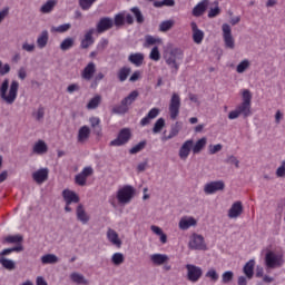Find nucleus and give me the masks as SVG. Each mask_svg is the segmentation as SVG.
<instances>
[{"label":"nucleus","mask_w":285,"mask_h":285,"mask_svg":"<svg viewBox=\"0 0 285 285\" xmlns=\"http://www.w3.org/2000/svg\"><path fill=\"white\" fill-rule=\"evenodd\" d=\"M19 92V81L18 80H10L6 78L0 86V98L3 100L4 104L12 106Z\"/></svg>","instance_id":"nucleus-1"},{"label":"nucleus","mask_w":285,"mask_h":285,"mask_svg":"<svg viewBox=\"0 0 285 285\" xmlns=\"http://www.w3.org/2000/svg\"><path fill=\"white\" fill-rule=\"evenodd\" d=\"M166 65L171 70V73H177L180 67V62L184 59V52L180 48H173L168 52L164 53Z\"/></svg>","instance_id":"nucleus-2"},{"label":"nucleus","mask_w":285,"mask_h":285,"mask_svg":"<svg viewBox=\"0 0 285 285\" xmlns=\"http://www.w3.org/2000/svg\"><path fill=\"white\" fill-rule=\"evenodd\" d=\"M252 100L253 95L249 89H243L242 91V102L236 107L239 115L244 118L252 116Z\"/></svg>","instance_id":"nucleus-3"},{"label":"nucleus","mask_w":285,"mask_h":285,"mask_svg":"<svg viewBox=\"0 0 285 285\" xmlns=\"http://www.w3.org/2000/svg\"><path fill=\"white\" fill-rule=\"evenodd\" d=\"M139 97V92L137 90H132L121 99L120 105L112 107V112L116 115H125L129 111V107L137 100Z\"/></svg>","instance_id":"nucleus-4"},{"label":"nucleus","mask_w":285,"mask_h":285,"mask_svg":"<svg viewBox=\"0 0 285 285\" xmlns=\"http://www.w3.org/2000/svg\"><path fill=\"white\" fill-rule=\"evenodd\" d=\"M136 194V189L131 185H124L116 191V199L119 205L126 206L131 203Z\"/></svg>","instance_id":"nucleus-5"},{"label":"nucleus","mask_w":285,"mask_h":285,"mask_svg":"<svg viewBox=\"0 0 285 285\" xmlns=\"http://www.w3.org/2000/svg\"><path fill=\"white\" fill-rule=\"evenodd\" d=\"M180 107H181V98L179 94L173 92L169 100V106H168L169 117L171 120H176L178 118L180 114Z\"/></svg>","instance_id":"nucleus-6"},{"label":"nucleus","mask_w":285,"mask_h":285,"mask_svg":"<svg viewBox=\"0 0 285 285\" xmlns=\"http://www.w3.org/2000/svg\"><path fill=\"white\" fill-rule=\"evenodd\" d=\"M223 41L226 49L234 50L236 47L235 38L232 33V27L228 23L222 24Z\"/></svg>","instance_id":"nucleus-7"},{"label":"nucleus","mask_w":285,"mask_h":285,"mask_svg":"<svg viewBox=\"0 0 285 285\" xmlns=\"http://www.w3.org/2000/svg\"><path fill=\"white\" fill-rule=\"evenodd\" d=\"M186 268V278L190 283H197L203 277V269L197 267V265L187 264L185 265Z\"/></svg>","instance_id":"nucleus-8"},{"label":"nucleus","mask_w":285,"mask_h":285,"mask_svg":"<svg viewBox=\"0 0 285 285\" xmlns=\"http://www.w3.org/2000/svg\"><path fill=\"white\" fill-rule=\"evenodd\" d=\"M131 138V131L129 128H122L118 132L117 137L109 142L111 147H121L126 145Z\"/></svg>","instance_id":"nucleus-9"},{"label":"nucleus","mask_w":285,"mask_h":285,"mask_svg":"<svg viewBox=\"0 0 285 285\" xmlns=\"http://www.w3.org/2000/svg\"><path fill=\"white\" fill-rule=\"evenodd\" d=\"M284 261L281 254H275V252H267L265 256V265L267 268H278L283 266Z\"/></svg>","instance_id":"nucleus-10"},{"label":"nucleus","mask_w":285,"mask_h":285,"mask_svg":"<svg viewBox=\"0 0 285 285\" xmlns=\"http://www.w3.org/2000/svg\"><path fill=\"white\" fill-rule=\"evenodd\" d=\"M206 243L204 236L200 234H191L189 237L188 248L191 250H205Z\"/></svg>","instance_id":"nucleus-11"},{"label":"nucleus","mask_w":285,"mask_h":285,"mask_svg":"<svg viewBox=\"0 0 285 285\" xmlns=\"http://www.w3.org/2000/svg\"><path fill=\"white\" fill-rule=\"evenodd\" d=\"M226 185L224 180H213L204 185V193L206 195H214L217 191H223Z\"/></svg>","instance_id":"nucleus-12"},{"label":"nucleus","mask_w":285,"mask_h":285,"mask_svg":"<svg viewBox=\"0 0 285 285\" xmlns=\"http://www.w3.org/2000/svg\"><path fill=\"white\" fill-rule=\"evenodd\" d=\"M194 147V139L185 140L178 150V157L180 160H187Z\"/></svg>","instance_id":"nucleus-13"},{"label":"nucleus","mask_w":285,"mask_h":285,"mask_svg":"<svg viewBox=\"0 0 285 285\" xmlns=\"http://www.w3.org/2000/svg\"><path fill=\"white\" fill-rule=\"evenodd\" d=\"M243 213H244L243 203L240 200H236L229 207V209L227 212V216L230 219H237L238 217L242 216Z\"/></svg>","instance_id":"nucleus-14"},{"label":"nucleus","mask_w":285,"mask_h":285,"mask_svg":"<svg viewBox=\"0 0 285 285\" xmlns=\"http://www.w3.org/2000/svg\"><path fill=\"white\" fill-rule=\"evenodd\" d=\"M114 27V19L110 17H102L99 19L98 24H96V31L99 35L105 33Z\"/></svg>","instance_id":"nucleus-15"},{"label":"nucleus","mask_w":285,"mask_h":285,"mask_svg":"<svg viewBox=\"0 0 285 285\" xmlns=\"http://www.w3.org/2000/svg\"><path fill=\"white\" fill-rule=\"evenodd\" d=\"M209 3H210L209 0H200L196 6H194L191 10V16L194 18L203 17L209 7Z\"/></svg>","instance_id":"nucleus-16"},{"label":"nucleus","mask_w":285,"mask_h":285,"mask_svg":"<svg viewBox=\"0 0 285 285\" xmlns=\"http://www.w3.org/2000/svg\"><path fill=\"white\" fill-rule=\"evenodd\" d=\"M95 28H91L85 32V37L80 40V49L86 50L89 49L95 43Z\"/></svg>","instance_id":"nucleus-17"},{"label":"nucleus","mask_w":285,"mask_h":285,"mask_svg":"<svg viewBox=\"0 0 285 285\" xmlns=\"http://www.w3.org/2000/svg\"><path fill=\"white\" fill-rule=\"evenodd\" d=\"M190 29L194 43L202 45L205 38V32L198 28V24L195 21L190 22Z\"/></svg>","instance_id":"nucleus-18"},{"label":"nucleus","mask_w":285,"mask_h":285,"mask_svg":"<svg viewBox=\"0 0 285 285\" xmlns=\"http://www.w3.org/2000/svg\"><path fill=\"white\" fill-rule=\"evenodd\" d=\"M96 71V63L94 61H89V63L85 66V69H82V72H80V77H82L85 81H90L95 77Z\"/></svg>","instance_id":"nucleus-19"},{"label":"nucleus","mask_w":285,"mask_h":285,"mask_svg":"<svg viewBox=\"0 0 285 285\" xmlns=\"http://www.w3.org/2000/svg\"><path fill=\"white\" fill-rule=\"evenodd\" d=\"M31 177H33V181H36V184L42 185L48 180L49 169L47 167L40 168L33 171V174H31Z\"/></svg>","instance_id":"nucleus-20"},{"label":"nucleus","mask_w":285,"mask_h":285,"mask_svg":"<svg viewBox=\"0 0 285 285\" xmlns=\"http://www.w3.org/2000/svg\"><path fill=\"white\" fill-rule=\"evenodd\" d=\"M62 198H65V204H78L80 202L79 195L69 188L62 190Z\"/></svg>","instance_id":"nucleus-21"},{"label":"nucleus","mask_w":285,"mask_h":285,"mask_svg":"<svg viewBox=\"0 0 285 285\" xmlns=\"http://www.w3.org/2000/svg\"><path fill=\"white\" fill-rule=\"evenodd\" d=\"M31 153L38 156L46 155L48 153V144L43 139H38V141L33 142Z\"/></svg>","instance_id":"nucleus-22"},{"label":"nucleus","mask_w":285,"mask_h":285,"mask_svg":"<svg viewBox=\"0 0 285 285\" xmlns=\"http://www.w3.org/2000/svg\"><path fill=\"white\" fill-rule=\"evenodd\" d=\"M106 238L112 246H116L117 248H120L122 245V240H120L119 234H117L115 229L108 228L106 232Z\"/></svg>","instance_id":"nucleus-23"},{"label":"nucleus","mask_w":285,"mask_h":285,"mask_svg":"<svg viewBox=\"0 0 285 285\" xmlns=\"http://www.w3.org/2000/svg\"><path fill=\"white\" fill-rule=\"evenodd\" d=\"M196 225H197L196 218H194L193 216H184L179 219L178 228L181 230H187L190 227H194Z\"/></svg>","instance_id":"nucleus-24"},{"label":"nucleus","mask_w":285,"mask_h":285,"mask_svg":"<svg viewBox=\"0 0 285 285\" xmlns=\"http://www.w3.org/2000/svg\"><path fill=\"white\" fill-rule=\"evenodd\" d=\"M160 114V110L156 107L151 108L145 117L140 119V126L146 127L151 120L156 119Z\"/></svg>","instance_id":"nucleus-25"},{"label":"nucleus","mask_w":285,"mask_h":285,"mask_svg":"<svg viewBox=\"0 0 285 285\" xmlns=\"http://www.w3.org/2000/svg\"><path fill=\"white\" fill-rule=\"evenodd\" d=\"M149 261L155 266H161L169 262V256L167 254H150Z\"/></svg>","instance_id":"nucleus-26"},{"label":"nucleus","mask_w":285,"mask_h":285,"mask_svg":"<svg viewBox=\"0 0 285 285\" xmlns=\"http://www.w3.org/2000/svg\"><path fill=\"white\" fill-rule=\"evenodd\" d=\"M91 135V129L89 126L85 125L78 129V144H86Z\"/></svg>","instance_id":"nucleus-27"},{"label":"nucleus","mask_w":285,"mask_h":285,"mask_svg":"<svg viewBox=\"0 0 285 285\" xmlns=\"http://www.w3.org/2000/svg\"><path fill=\"white\" fill-rule=\"evenodd\" d=\"M145 60V55L142 52H134L128 56V61L134 65L136 68L142 66Z\"/></svg>","instance_id":"nucleus-28"},{"label":"nucleus","mask_w":285,"mask_h":285,"mask_svg":"<svg viewBox=\"0 0 285 285\" xmlns=\"http://www.w3.org/2000/svg\"><path fill=\"white\" fill-rule=\"evenodd\" d=\"M49 42V32L48 30H42L40 35H38V38L36 39V45L38 46V49L42 50L47 47Z\"/></svg>","instance_id":"nucleus-29"},{"label":"nucleus","mask_w":285,"mask_h":285,"mask_svg":"<svg viewBox=\"0 0 285 285\" xmlns=\"http://www.w3.org/2000/svg\"><path fill=\"white\" fill-rule=\"evenodd\" d=\"M76 217L78 218V220L80 223H82V225L88 224L90 216L87 214L86 209L83 208V205L80 204L77 208H76Z\"/></svg>","instance_id":"nucleus-30"},{"label":"nucleus","mask_w":285,"mask_h":285,"mask_svg":"<svg viewBox=\"0 0 285 285\" xmlns=\"http://www.w3.org/2000/svg\"><path fill=\"white\" fill-rule=\"evenodd\" d=\"M207 145V138L202 137L199 138L191 147V151L194 155H198L202 153V150L206 147Z\"/></svg>","instance_id":"nucleus-31"},{"label":"nucleus","mask_w":285,"mask_h":285,"mask_svg":"<svg viewBox=\"0 0 285 285\" xmlns=\"http://www.w3.org/2000/svg\"><path fill=\"white\" fill-rule=\"evenodd\" d=\"M256 262L254 261V258H252L247 264L244 265L243 267V272L245 274V276L248 279H252L254 276V268H255Z\"/></svg>","instance_id":"nucleus-32"},{"label":"nucleus","mask_w":285,"mask_h":285,"mask_svg":"<svg viewBox=\"0 0 285 285\" xmlns=\"http://www.w3.org/2000/svg\"><path fill=\"white\" fill-rule=\"evenodd\" d=\"M57 6V0H47L42 7H40V12L43 14L51 13Z\"/></svg>","instance_id":"nucleus-33"},{"label":"nucleus","mask_w":285,"mask_h":285,"mask_svg":"<svg viewBox=\"0 0 285 285\" xmlns=\"http://www.w3.org/2000/svg\"><path fill=\"white\" fill-rule=\"evenodd\" d=\"M71 281L78 285H88L89 281L85 278L83 274H78V272H73L70 276Z\"/></svg>","instance_id":"nucleus-34"},{"label":"nucleus","mask_w":285,"mask_h":285,"mask_svg":"<svg viewBox=\"0 0 285 285\" xmlns=\"http://www.w3.org/2000/svg\"><path fill=\"white\" fill-rule=\"evenodd\" d=\"M130 12L132 13V16L138 24H142L145 22V17L138 7L130 8Z\"/></svg>","instance_id":"nucleus-35"},{"label":"nucleus","mask_w":285,"mask_h":285,"mask_svg":"<svg viewBox=\"0 0 285 285\" xmlns=\"http://www.w3.org/2000/svg\"><path fill=\"white\" fill-rule=\"evenodd\" d=\"M75 47V39L71 37L65 38L62 42H60V50L68 51Z\"/></svg>","instance_id":"nucleus-36"},{"label":"nucleus","mask_w":285,"mask_h":285,"mask_svg":"<svg viewBox=\"0 0 285 285\" xmlns=\"http://www.w3.org/2000/svg\"><path fill=\"white\" fill-rule=\"evenodd\" d=\"M163 40L159 37H155L151 35H147L145 36V46L146 47H150V46H155V45H161Z\"/></svg>","instance_id":"nucleus-37"},{"label":"nucleus","mask_w":285,"mask_h":285,"mask_svg":"<svg viewBox=\"0 0 285 285\" xmlns=\"http://www.w3.org/2000/svg\"><path fill=\"white\" fill-rule=\"evenodd\" d=\"M130 72H131V68H129V67H122V68H120V69L118 70V73H117L118 80H119L120 82H125V81L128 79Z\"/></svg>","instance_id":"nucleus-38"},{"label":"nucleus","mask_w":285,"mask_h":285,"mask_svg":"<svg viewBox=\"0 0 285 285\" xmlns=\"http://www.w3.org/2000/svg\"><path fill=\"white\" fill-rule=\"evenodd\" d=\"M175 0H161V1H154L153 7L156 9H161L164 7L173 8L175 7Z\"/></svg>","instance_id":"nucleus-39"},{"label":"nucleus","mask_w":285,"mask_h":285,"mask_svg":"<svg viewBox=\"0 0 285 285\" xmlns=\"http://www.w3.org/2000/svg\"><path fill=\"white\" fill-rule=\"evenodd\" d=\"M40 262H42V264L45 265L57 264L59 262V258L58 256H56V254H45V256L40 258Z\"/></svg>","instance_id":"nucleus-40"},{"label":"nucleus","mask_w":285,"mask_h":285,"mask_svg":"<svg viewBox=\"0 0 285 285\" xmlns=\"http://www.w3.org/2000/svg\"><path fill=\"white\" fill-rule=\"evenodd\" d=\"M100 104H101V96L96 95L94 96V98L89 99V104H87V109L95 110L99 107Z\"/></svg>","instance_id":"nucleus-41"},{"label":"nucleus","mask_w":285,"mask_h":285,"mask_svg":"<svg viewBox=\"0 0 285 285\" xmlns=\"http://www.w3.org/2000/svg\"><path fill=\"white\" fill-rule=\"evenodd\" d=\"M166 126V120L165 118L160 117L158 118L155 124H154V127H153V134H159L161 132V130L165 128Z\"/></svg>","instance_id":"nucleus-42"},{"label":"nucleus","mask_w":285,"mask_h":285,"mask_svg":"<svg viewBox=\"0 0 285 285\" xmlns=\"http://www.w3.org/2000/svg\"><path fill=\"white\" fill-rule=\"evenodd\" d=\"M205 277L209 278L210 282L216 283L219 279V274L217 269H215V267H210L209 269H207Z\"/></svg>","instance_id":"nucleus-43"},{"label":"nucleus","mask_w":285,"mask_h":285,"mask_svg":"<svg viewBox=\"0 0 285 285\" xmlns=\"http://www.w3.org/2000/svg\"><path fill=\"white\" fill-rule=\"evenodd\" d=\"M0 264L8 271H13L16 268L14 261H10V258H4V256H0Z\"/></svg>","instance_id":"nucleus-44"},{"label":"nucleus","mask_w":285,"mask_h":285,"mask_svg":"<svg viewBox=\"0 0 285 285\" xmlns=\"http://www.w3.org/2000/svg\"><path fill=\"white\" fill-rule=\"evenodd\" d=\"M71 29V23H62L58 27H51V32L66 33Z\"/></svg>","instance_id":"nucleus-45"},{"label":"nucleus","mask_w":285,"mask_h":285,"mask_svg":"<svg viewBox=\"0 0 285 285\" xmlns=\"http://www.w3.org/2000/svg\"><path fill=\"white\" fill-rule=\"evenodd\" d=\"M98 0H78V4L82 11H89Z\"/></svg>","instance_id":"nucleus-46"},{"label":"nucleus","mask_w":285,"mask_h":285,"mask_svg":"<svg viewBox=\"0 0 285 285\" xmlns=\"http://www.w3.org/2000/svg\"><path fill=\"white\" fill-rule=\"evenodd\" d=\"M124 262H125V256L124 254H121V252H116L115 254H112L111 263L115 266H120Z\"/></svg>","instance_id":"nucleus-47"},{"label":"nucleus","mask_w":285,"mask_h":285,"mask_svg":"<svg viewBox=\"0 0 285 285\" xmlns=\"http://www.w3.org/2000/svg\"><path fill=\"white\" fill-rule=\"evenodd\" d=\"M175 26L174 20H165L159 23V31L160 32H167Z\"/></svg>","instance_id":"nucleus-48"},{"label":"nucleus","mask_w":285,"mask_h":285,"mask_svg":"<svg viewBox=\"0 0 285 285\" xmlns=\"http://www.w3.org/2000/svg\"><path fill=\"white\" fill-rule=\"evenodd\" d=\"M249 67H250V61L248 59H244L237 65L236 72L244 73L247 69H249Z\"/></svg>","instance_id":"nucleus-49"},{"label":"nucleus","mask_w":285,"mask_h":285,"mask_svg":"<svg viewBox=\"0 0 285 285\" xmlns=\"http://www.w3.org/2000/svg\"><path fill=\"white\" fill-rule=\"evenodd\" d=\"M146 145H147L146 140L139 141L138 144H136L135 146H132L129 149V154L130 155H136V154L140 153L141 150L145 149Z\"/></svg>","instance_id":"nucleus-50"},{"label":"nucleus","mask_w":285,"mask_h":285,"mask_svg":"<svg viewBox=\"0 0 285 285\" xmlns=\"http://www.w3.org/2000/svg\"><path fill=\"white\" fill-rule=\"evenodd\" d=\"M46 115V109L43 106L38 107V110L33 111L32 116L36 121L40 122L43 121Z\"/></svg>","instance_id":"nucleus-51"},{"label":"nucleus","mask_w":285,"mask_h":285,"mask_svg":"<svg viewBox=\"0 0 285 285\" xmlns=\"http://www.w3.org/2000/svg\"><path fill=\"white\" fill-rule=\"evenodd\" d=\"M149 59L158 62L161 59V55L159 51V48L157 46L153 47L150 52H149Z\"/></svg>","instance_id":"nucleus-52"},{"label":"nucleus","mask_w":285,"mask_h":285,"mask_svg":"<svg viewBox=\"0 0 285 285\" xmlns=\"http://www.w3.org/2000/svg\"><path fill=\"white\" fill-rule=\"evenodd\" d=\"M224 163L228 165H234L235 168H239L240 166V161L235 155H227Z\"/></svg>","instance_id":"nucleus-53"},{"label":"nucleus","mask_w":285,"mask_h":285,"mask_svg":"<svg viewBox=\"0 0 285 285\" xmlns=\"http://www.w3.org/2000/svg\"><path fill=\"white\" fill-rule=\"evenodd\" d=\"M234 272H223L222 274V284H230L234 279Z\"/></svg>","instance_id":"nucleus-54"},{"label":"nucleus","mask_w":285,"mask_h":285,"mask_svg":"<svg viewBox=\"0 0 285 285\" xmlns=\"http://www.w3.org/2000/svg\"><path fill=\"white\" fill-rule=\"evenodd\" d=\"M125 24V16L124 13H117L114 17L112 26L115 27H122Z\"/></svg>","instance_id":"nucleus-55"},{"label":"nucleus","mask_w":285,"mask_h":285,"mask_svg":"<svg viewBox=\"0 0 285 285\" xmlns=\"http://www.w3.org/2000/svg\"><path fill=\"white\" fill-rule=\"evenodd\" d=\"M179 131L180 128L178 127V122H176V125L170 128L169 134L165 137V139L170 140L175 138L176 136H178Z\"/></svg>","instance_id":"nucleus-56"},{"label":"nucleus","mask_w":285,"mask_h":285,"mask_svg":"<svg viewBox=\"0 0 285 285\" xmlns=\"http://www.w3.org/2000/svg\"><path fill=\"white\" fill-rule=\"evenodd\" d=\"M109 45V40L106 39V38H101L99 41H98V46H96V50H98V52H104L106 50V48L108 47Z\"/></svg>","instance_id":"nucleus-57"},{"label":"nucleus","mask_w":285,"mask_h":285,"mask_svg":"<svg viewBox=\"0 0 285 285\" xmlns=\"http://www.w3.org/2000/svg\"><path fill=\"white\" fill-rule=\"evenodd\" d=\"M219 14H220V8H219L218 3H216V7L209 9L207 17L209 19H214V18L218 17Z\"/></svg>","instance_id":"nucleus-58"},{"label":"nucleus","mask_w":285,"mask_h":285,"mask_svg":"<svg viewBox=\"0 0 285 285\" xmlns=\"http://www.w3.org/2000/svg\"><path fill=\"white\" fill-rule=\"evenodd\" d=\"M222 150H223V145L222 144H216V145H209L208 146L209 155H216Z\"/></svg>","instance_id":"nucleus-59"},{"label":"nucleus","mask_w":285,"mask_h":285,"mask_svg":"<svg viewBox=\"0 0 285 285\" xmlns=\"http://www.w3.org/2000/svg\"><path fill=\"white\" fill-rule=\"evenodd\" d=\"M22 50L32 53L36 50V45L33 42L29 43L28 41H24L22 42Z\"/></svg>","instance_id":"nucleus-60"},{"label":"nucleus","mask_w":285,"mask_h":285,"mask_svg":"<svg viewBox=\"0 0 285 285\" xmlns=\"http://www.w3.org/2000/svg\"><path fill=\"white\" fill-rule=\"evenodd\" d=\"M276 176L278 178L285 177V159L282 161V164L276 169Z\"/></svg>","instance_id":"nucleus-61"},{"label":"nucleus","mask_w":285,"mask_h":285,"mask_svg":"<svg viewBox=\"0 0 285 285\" xmlns=\"http://www.w3.org/2000/svg\"><path fill=\"white\" fill-rule=\"evenodd\" d=\"M22 236H7L6 242L9 244H19L22 242Z\"/></svg>","instance_id":"nucleus-62"},{"label":"nucleus","mask_w":285,"mask_h":285,"mask_svg":"<svg viewBox=\"0 0 285 285\" xmlns=\"http://www.w3.org/2000/svg\"><path fill=\"white\" fill-rule=\"evenodd\" d=\"M87 183V178H85L80 173L78 175H76V184L78 186H86Z\"/></svg>","instance_id":"nucleus-63"},{"label":"nucleus","mask_w":285,"mask_h":285,"mask_svg":"<svg viewBox=\"0 0 285 285\" xmlns=\"http://www.w3.org/2000/svg\"><path fill=\"white\" fill-rule=\"evenodd\" d=\"M85 178L88 179V177H90L94 174V169L90 166H87L85 168H82V171L80 173Z\"/></svg>","instance_id":"nucleus-64"}]
</instances>
